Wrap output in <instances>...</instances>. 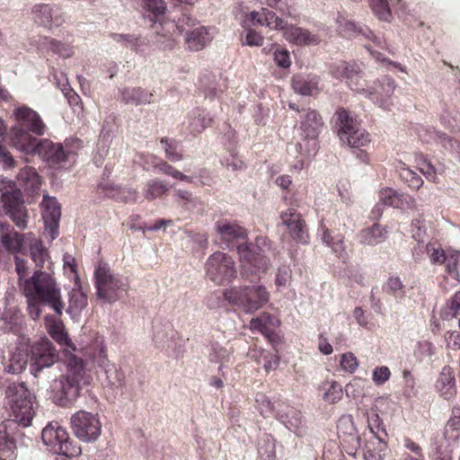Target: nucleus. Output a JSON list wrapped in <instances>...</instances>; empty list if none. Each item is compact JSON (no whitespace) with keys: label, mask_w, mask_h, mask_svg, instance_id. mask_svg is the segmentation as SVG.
Returning <instances> with one entry per match:
<instances>
[{"label":"nucleus","mask_w":460,"mask_h":460,"mask_svg":"<svg viewBox=\"0 0 460 460\" xmlns=\"http://www.w3.org/2000/svg\"><path fill=\"white\" fill-rule=\"evenodd\" d=\"M41 439L53 454L73 458L82 453L81 447L75 444L66 429L57 422H50L42 429Z\"/></svg>","instance_id":"obj_8"},{"label":"nucleus","mask_w":460,"mask_h":460,"mask_svg":"<svg viewBox=\"0 0 460 460\" xmlns=\"http://www.w3.org/2000/svg\"><path fill=\"white\" fill-rule=\"evenodd\" d=\"M95 360L98 366L103 368L108 384L111 385H120L122 374L109 361L106 351L103 349H101L99 356L95 357Z\"/></svg>","instance_id":"obj_32"},{"label":"nucleus","mask_w":460,"mask_h":460,"mask_svg":"<svg viewBox=\"0 0 460 460\" xmlns=\"http://www.w3.org/2000/svg\"><path fill=\"white\" fill-rule=\"evenodd\" d=\"M436 387L440 394L446 399H449L456 395V378L454 371L450 367L446 366L442 368L438 376Z\"/></svg>","instance_id":"obj_26"},{"label":"nucleus","mask_w":460,"mask_h":460,"mask_svg":"<svg viewBox=\"0 0 460 460\" xmlns=\"http://www.w3.org/2000/svg\"><path fill=\"white\" fill-rule=\"evenodd\" d=\"M445 430L446 435L448 436L450 439H456L460 431V417L450 419L446 425Z\"/></svg>","instance_id":"obj_64"},{"label":"nucleus","mask_w":460,"mask_h":460,"mask_svg":"<svg viewBox=\"0 0 460 460\" xmlns=\"http://www.w3.org/2000/svg\"><path fill=\"white\" fill-rule=\"evenodd\" d=\"M35 44L43 54H57L62 58H68L74 53L72 46L68 43L48 37L40 38L35 41Z\"/></svg>","instance_id":"obj_23"},{"label":"nucleus","mask_w":460,"mask_h":460,"mask_svg":"<svg viewBox=\"0 0 460 460\" xmlns=\"http://www.w3.org/2000/svg\"><path fill=\"white\" fill-rule=\"evenodd\" d=\"M391 376V371L388 367L381 366L373 370L372 379L376 385H382L386 383Z\"/></svg>","instance_id":"obj_61"},{"label":"nucleus","mask_w":460,"mask_h":460,"mask_svg":"<svg viewBox=\"0 0 460 460\" xmlns=\"http://www.w3.org/2000/svg\"><path fill=\"white\" fill-rule=\"evenodd\" d=\"M29 338L21 336L18 345L10 351L5 371L10 374H19L23 371L29 361Z\"/></svg>","instance_id":"obj_17"},{"label":"nucleus","mask_w":460,"mask_h":460,"mask_svg":"<svg viewBox=\"0 0 460 460\" xmlns=\"http://www.w3.org/2000/svg\"><path fill=\"white\" fill-rule=\"evenodd\" d=\"M283 36L289 43L299 46H314L320 43V38L317 34L300 27H286Z\"/></svg>","instance_id":"obj_22"},{"label":"nucleus","mask_w":460,"mask_h":460,"mask_svg":"<svg viewBox=\"0 0 460 460\" xmlns=\"http://www.w3.org/2000/svg\"><path fill=\"white\" fill-rule=\"evenodd\" d=\"M318 389L322 393V399L329 404L337 403L343 395L341 385L335 380L323 381Z\"/></svg>","instance_id":"obj_35"},{"label":"nucleus","mask_w":460,"mask_h":460,"mask_svg":"<svg viewBox=\"0 0 460 460\" xmlns=\"http://www.w3.org/2000/svg\"><path fill=\"white\" fill-rule=\"evenodd\" d=\"M331 75L337 79L346 78L348 85L354 91L367 95L373 102L379 103L385 109L389 105L385 103L384 98L389 97L395 89V82L393 78L386 77L381 89H375L368 92L364 88L361 77L358 75V67L356 65H348L345 62H336L330 66Z\"/></svg>","instance_id":"obj_4"},{"label":"nucleus","mask_w":460,"mask_h":460,"mask_svg":"<svg viewBox=\"0 0 460 460\" xmlns=\"http://www.w3.org/2000/svg\"><path fill=\"white\" fill-rule=\"evenodd\" d=\"M274 61L278 66L288 68L291 66L289 52L283 48H277L273 53Z\"/></svg>","instance_id":"obj_59"},{"label":"nucleus","mask_w":460,"mask_h":460,"mask_svg":"<svg viewBox=\"0 0 460 460\" xmlns=\"http://www.w3.org/2000/svg\"><path fill=\"white\" fill-rule=\"evenodd\" d=\"M424 252L428 253L431 263L447 264V254H445L439 245L435 243L424 244L423 243L419 242L417 246L414 248L413 256L416 260H420Z\"/></svg>","instance_id":"obj_29"},{"label":"nucleus","mask_w":460,"mask_h":460,"mask_svg":"<svg viewBox=\"0 0 460 460\" xmlns=\"http://www.w3.org/2000/svg\"><path fill=\"white\" fill-rule=\"evenodd\" d=\"M460 315V291L456 293L455 296L447 303L444 311V317L446 319L458 317Z\"/></svg>","instance_id":"obj_54"},{"label":"nucleus","mask_w":460,"mask_h":460,"mask_svg":"<svg viewBox=\"0 0 460 460\" xmlns=\"http://www.w3.org/2000/svg\"><path fill=\"white\" fill-rule=\"evenodd\" d=\"M319 83L317 76L296 75L293 79L292 86L295 92L301 95H313L318 93Z\"/></svg>","instance_id":"obj_33"},{"label":"nucleus","mask_w":460,"mask_h":460,"mask_svg":"<svg viewBox=\"0 0 460 460\" xmlns=\"http://www.w3.org/2000/svg\"><path fill=\"white\" fill-rule=\"evenodd\" d=\"M243 40L242 44L249 47H261L264 43V37L251 27L244 28Z\"/></svg>","instance_id":"obj_48"},{"label":"nucleus","mask_w":460,"mask_h":460,"mask_svg":"<svg viewBox=\"0 0 460 460\" xmlns=\"http://www.w3.org/2000/svg\"><path fill=\"white\" fill-rule=\"evenodd\" d=\"M336 115L339 125L338 135L342 142L355 148L366 146L370 142L369 134L358 127L347 110L341 108L336 111Z\"/></svg>","instance_id":"obj_10"},{"label":"nucleus","mask_w":460,"mask_h":460,"mask_svg":"<svg viewBox=\"0 0 460 460\" xmlns=\"http://www.w3.org/2000/svg\"><path fill=\"white\" fill-rule=\"evenodd\" d=\"M264 27L271 31H283L286 29L287 24L280 17L274 12L267 9L266 16L264 19Z\"/></svg>","instance_id":"obj_50"},{"label":"nucleus","mask_w":460,"mask_h":460,"mask_svg":"<svg viewBox=\"0 0 460 460\" xmlns=\"http://www.w3.org/2000/svg\"><path fill=\"white\" fill-rule=\"evenodd\" d=\"M73 434L82 442H95L102 433V422L98 414L80 410L70 418Z\"/></svg>","instance_id":"obj_9"},{"label":"nucleus","mask_w":460,"mask_h":460,"mask_svg":"<svg viewBox=\"0 0 460 460\" xmlns=\"http://www.w3.org/2000/svg\"><path fill=\"white\" fill-rule=\"evenodd\" d=\"M1 200L6 214L23 206L22 194L18 189L4 191Z\"/></svg>","instance_id":"obj_40"},{"label":"nucleus","mask_w":460,"mask_h":460,"mask_svg":"<svg viewBox=\"0 0 460 460\" xmlns=\"http://www.w3.org/2000/svg\"><path fill=\"white\" fill-rule=\"evenodd\" d=\"M153 94L140 88H125L121 91V99L127 104L141 105L150 103Z\"/></svg>","instance_id":"obj_37"},{"label":"nucleus","mask_w":460,"mask_h":460,"mask_svg":"<svg viewBox=\"0 0 460 460\" xmlns=\"http://www.w3.org/2000/svg\"><path fill=\"white\" fill-rule=\"evenodd\" d=\"M16 457V446L11 438L0 431V460H14Z\"/></svg>","instance_id":"obj_42"},{"label":"nucleus","mask_w":460,"mask_h":460,"mask_svg":"<svg viewBox=\"0 0 460 460\" xmlns=\"http://www.w3.org/2000/svg\"><path fill=\"white\" fill-rule=\"evenodd\" d=\"M12 218L16 226L20 228H25L28 224V213L24 205L21 208H15V210L7 213Z\"/></svg>","instance_id":"obj_57"},{"label":"nucleus","mask_w":460,"mask_h":460,"mask_svg":"<svg viewBox=\"0 0 460 460\" xmlns=\"http://www.w3.org/2000/svg\"><path fill=\"white\" fill-rule=\"evenodd\" d=\"M288 234L296 242L305 243L307 242L308 234L305 229V221L302 219L297 224L288 227Z\"/></svg>","instance_id":"obj_51"},{"label":"nucleus","mask_w":460,"mask_h":460,"mask_svg":"<svg viewBox=\"0 0 460 460\" xmlns=\"http://www.w3.org/2000/svg\"><path fill=\"white\" fill-rule=\"evenodd\" d=\"M211 118L204 111L194 110L189 115V128L194 133H201L211 123Z\"/></svg>","instance_id":"obj_39"},{"label":"nucleus","mask_w":460,"mask_h":460,"mask_svg":"<svg viewBox=\"0 0 460 460\" xmlns=\"http://www.w3.org/2000/svg\"><path fill=\"white\" fill-rule=\"evenodd\" d=\"M34 21L42 25L49 26L52 21V8L48 4H38L32 10Z\"/></svg>","instance_id":"obj_45"},{"label":"nucleus","mask_w":460,"mask_h":460,"mask_svg":"<svg viewBox=\"0 0 460 460\" xmlns=\"http://www.w3.org/2000/svg\"><path fill=\"white\" fill-rule=\"evenodd\" d=\"M168 190V186L163 181L153 179L146 183L143 193L146 199L153 200L162 197Z\"/></svg>","instance_id":"obj_41"},{"label":"nucleus","mask_w":460,"mask_h":460,"mask_svg":"<svg viewBox=\"0 0 460 460\" xmlns=\"http://www.w3.org/2000/svg\"><path fill=\"white\" fill-rule=\"evenodd\" d=\"M372 6L379 19L387 21L390 18V9L386 0H373Z\"/></svg>","instance_id":"obj_62"},{"label":"nucleus","mask_w":460,"mask_h":460,"mask_svg":"<svg viewBox=\"0 0 460 460\" xmlns=\"http://www.w3.org/2000/svg\"><path fill=\"white\" fill-rule=\"evenodd\" d=\"M279 324L280 322L277 317L269 313H262L261 315L251 320L250 329L252 332L262 333L271 343L277 344L280 342V337L275 331Z\"/></svg>","instance_id":"obj_16"},{"label":"nucleus","mask_w":460,"mask_h":460,"mask_svg":"<svg viewBox=\"0 0 460 460\" xmlns=\"http://www.w3.org/2000/svg\"><path fill=\"white\" fill-rule=\"evenodd\" d=\"M96 296L107 303L119 299L127 290V282L119 275L111 271L107 263H99L94 270Z\"/></svg>","instance_id":"obj_7"},{"label":"nucleus","mask_w":460,"mask_h":460,"mask_svg":"<svg viewBox=\"0 0 460 460\" xmlns=\"http://www.w3.org/2000/svg\"><path fill=\"white\" fill-rule=\"evenodd\" d=\"M224 295L226 301L247 314L258 311L270 300V293L262 285L232 287L226 289Z\"/></svg>","instance_id":"obj_6"},{"label":"nucleus","mask_w":460,"mask_h":460,"mask_svg":"<svg viewBox=\"0 0 460 460\" xmlns=\"http://www.w3.org/2000/svg\"><path fill=\"white\" fill-rule=\"evenodd\" d=\"M416 164L420 172L426 177L428 181L436 182L438 180L437 172L434 166L422 155L416 158Z\"/></svg>","instance_id":"obj_47"},{"label":"nucleus","mask_w":460,"mask_h":460,"mask_svg":"<svg viewBox=\"0 0 460 460\" xmlns=\"http://www.w3.org/2000/svg\"><path fill=\"white\" fill-rule=\"evenodd\" d=\"M13 118L15 125L12 128L30 131L37 136L45 133L46 126L38 112L27 106H20L13 110Z\"/></svg>","instance_id":"obj_14"},{"label":"nucleus","mask_w":460,"mask_h":460,"mask_svg":"<svg viewBox=\"0 0 460 460\" xmlns=\"http://www.w3.org/2000/svg\"><path fill=\"white\" fill-rule=\"evenodd\" d=\"M36 154L51 166L60 165L67 159V155L63 146L59 143H54L49 139L39 140Z\"/></svg>","instance_id":"obj_18"},{"label":"nucleus","mask_w":460,"mask_h":460,"mask_svg":"<svg viewBox=\"0 0 460 460\" xmlns=\"http://www.w3.org/2000/svg\"><path fill=\"white\" fill-rule=\"evenodd\" d=\"M384 207L400 210L413 209L416 207V200L412 196L398 192L392 188H382L378 191V202L372 208L370 217L374 220L379 219L383 215Z\"/></svg>","instance_id":"obj_11"},{"label":"nucleus","mask_w":460,"mask_h":460,"mask_svg":"<svg viewBox=\"0 0 460 460\" xmlns=\"http://www.w3.org/2000/svg\"><path fill=\"white\" fill-rule=\"evenodd\" d=\"M256 408L264 417L271 415L274 411L273 403L263 394H257L255 397Z\"/></svg>","instance_id":"obj_53"},{"label":"nucleus","mask_w":460,"mask_h":460,"mask_svg":"<svg viewBox=\"0 0 460 460\" xmlns=\"http://www.w3.org/2000/svg\"><path fill=\"white\" fill-rule=\"evenodd\" d=\"M212 40L208 30L206 27H198L188 31L185 36V41L190 50L198 51L202 49Z\"/></svg>","instance_id":"obj_30"},{"label":"nucleus","mask_w":460,"mask_h":460,"mask_svg":"<svg viewBox=\"0 0 460 460\" xmlns=\"http://www.w3.org/2000/svg\"><path fill=\"white\" fill-rule=\"evenodd\" d=\"M215 230L219 239L227 247L235 246L243 270L252 273L265 271L269 260L247 243V232L240 225L227 220L217 221Z\"/></svg>","instance_id":"obj_2"},{"label":"nucleus","mask_w":460,"mask_h":460,"mask_svg":"<svg viewBox=\"0 0 460 460\" xmlns=\"http://www.w3.org/2000/svg\"><path fill=\"white\" fill-rule=\"evenodd\" d=\"M17 180L19 184L27 190H35L40 186V179L36 170L32 167L22 168L18 176Z\"/></svg>","instance_id":"obj_38"},{"label":"nucleus","mask_w":460,"mask_h":460,"mask_svg":"<svg viewBox=\"0 0 460 460\" xmlns=\"http://www.w3.org/2000/svg\"><path fill=\"white\" fill-rule=\"evenodd\" d=\"M371 435L367 439L363 449V456L365 460H382L386 453L387 445L380 438L376 436L371 427V423H368Z\"/></svg>","instance_id":"obj_24"},{"label":"nucleus","mask_w":460,"mask_h":460,"mask_svg":"<svg viewBox=\"0 0 460 460\" xmlns=\"http://www.w3.org/2000/svg\"><path fill=\"white\" fill-rule=\"evenodd\" d=\"M337 429L344 449L349 455L354 456L360 446V439L352 416H341L338 420Z\"/></svg>","instance_id":"obj_15"},{"label":"nucleus","mask_w":460,"mask_h":460,"mask_svg":"<svg viewBox=\"0 0 460 460\" xmlns=\"http://www.w3.org/2000/svg\"><path fill=\"white\" fill-rule=\"evenodd\" d=\"M30 348V362L31 373L34 376H37L41 369L53 366L58 360L57 349L46 337L40 339Z\"/></svg>","instance_id":"obj_13"},{"label":"nucleus","mask_w":460,"mask_h":460,"mask_svg":"<svg viewBox=\"0 0 460 460\" xmlns=\"http://www.w3.org/2000/svg\"><path fill=\"white\" fill-rule=\"evenodd\" d=\"M358 360L354 353L349 351L341 356L340 366L344 372L353 374L358 367Z\"/></svg>","instance_id":"obj_49"},{"label":"nucleus","mask_w":460,"mask_h":460,"mask_svg":"<svg viewBox=\"0 0 460 460\" xmlns=\"http://www.w3.org/2000/svg\"><path fill=\"white\" fill-rule=\"evenodd\" d=\"M25 246H28L31 260L37 267L42 268L49 259L48 251L44 248L42 242L32 233L25 234Z\"/></svg>","instance_id":"obj_27"},{"label":"nucleus","mask_w":460,"mask_h":460,"mask_svg":"<svg viewBox=\"0 0 460 460\" xmlns=\"http://www.w3.org/2000/svg\"><path fill=\"white\" fill-rule=\"evenodd\" d=\"M5 402L14 420L27 428L32 423L38 408L36 396L24 383L10 384L5 390Z\"/></svg>","instance_id":"obj_5"},{"label":"nucleus","mask_w":460,"mask_h":460,"mask_svg":"<svg viewBox=\"0 0 460 460\" xmlns=\"http://www.w3.org/2000/svg\"><path fill=\"white\" fill-rule=\"evenodd\" d=\"M281 221L286 227L297 224L302 220L301 215L293 208H289L281 214Z\"/></svg>","instance_id":"obj_63"},{"label":"nucleus","mask_w":460,"mask_h":460,"mask_svg":"<svg viewBox=\"0 0 460 460\" xmlns=\"http://www.w3.org/2000/svg\"><path fill=\"white\" fill-rule=\"evenodd\" d=\"M267 8H261L258 11H252L246 13L243 15V18L241 22V25L243 28L252 27V26H261L264 27V19L266 16Z\"/></svg>","instance_id":"obj_44"},{"label":"nucleus","mask_w":460,"mask_h":460,"mask_svg":"<svg viewBox=\"0 0 460 460\" xmlns=\"http://www.w3.org/2000/svg\"><path fill=\"white\" fill-rule=\"evenodd\" d=\"M323 242L330 246L332 251L338 254L340 258L344 259V244L342 239L339 238L338 240L334 241L333 237L332 236L331 233L328 231H325L323 236Z\"/></svg>","instance_id":"obj_55"},{"label":"nucleus","mask_w":460,"mask_h":460,"mask_svg":"<svg viewBox=\"0 0 460 460\" xmlns=\"http://www.w3.org/2000/svg\"><path fill=\"white\" fill-rule=\"evenodd\" d=\"M37 138L33 137L30 131L12 128V143L13 146L25 154H36L38 148Z\"/></svg>","instance_id":"obj_25"},{"label":"nucleus","mask_w":460,"mask_h":460,"mask_svg":"<svg viewBox=\"0 0 460 460\" xmlns=\"http://www.w3.org/2000/svg\"><path fill=\"white\" fill-rule=\"evenodd\" d=\"M365 381L362 378L355 377L345 386L347 396L358 398L364 394Z\"/></svg>","instance_id":"obj_52"},{"label":"nucleus","mask_w":460,"mask_h":460,"mask_svg":"<svg viewBox=\"0 0 460 460\" xmlns=\"http://www.w3.org/2000/svg\"><path fill=\"white\" fill-rule=\"evenodd\" d=\"M41 213L46 227L50 229L52 238L58 234L57 227L60 219L61 210L56 198L44 195L41 202Z\"/></svg>","instance_id":"obj_19"},{"label":"nucleus","mask_w":460,"mask_h":460,"mask_svg":"<svg viewBox=\"0 0 460 460\" xmlns=\"http://www.w3.org/2000/svg\"><path fill=\"white\" fill-rule=\"evenodd\" d=\"M387 230L379 224L364 228L358 234V241L363 245L376 246L386 239Z\"/></svg>","instance_id":"obj_28"},{"label":"nucleus","mask_w":460,"mask_h":460,"mask_svg":"<svg viewBox=\"0 0 460 460\" xmlns=\"http://www.w3.org/2000/svg\"><path fill=\"white\" fill-rule=\"evenodd\" d=\"M45 326L48 333L61 346H66L65 350H75V346L69 339L68 333L65 331V326L59 319L52 315L45 316Z\"/></svg>","instance_id":"obj_21"},{"label":"nucleus","mask_w":460,"mask_h":460,"mask_svg":"<svg viewBox=\"0 0 460 460\" xmlns=\"http://www.w3.org/2000/svg\"><path fill=\"white\" fill-rule=\"evenodd\" d=\"M322 126V119L315 111H308L304 120L301 122L302 130L305 134L306 137L311 138L314 145H315L314 138L319 134Z\"/></svg>","instance_id":"obj_34"},{"label":"nucleus","mask_w":460,"mask_h":460,"mask_svg":"<svg viewBox=\"0 0 460 460\" xmlns=\"http://www.w3.org/2000/svg\"><path fill=\"white\" fill-rule=\"evenodd\" d=\"M206 270L208 278L218 285L229 281L236 273L233 259L221 252H214L208 257Z\"/></svg>","instance_id":"obj_12"},{"label":"nucleus","mask_w":460,"mask_h":460,"mask_svg":"<svg viewBox=\"0 0 460 460\" xmlns=\"http://www.w3.org/2000/svg\"><path fill=\"white\" fill-rule=\"evenodd\" d=\"M279 419L287 429L297 436H303L305 433V421L301 412L290 409L285 414H281Z\"/></svg>","instance_id":"obj_36"},{"label":"nucleus","mask_w":460,"mask_h":460,"mask_svg":"<svg viewBox=\"0 0 460 460\" xmlns=\"http://www.w3.org/2000/svg\"><path fill=\"white\" fill-rule=\"evenodd\" d=\"M86 306V294L82 289L78 277L75 276V287L69 292V301L66 312L73 320L79 321L82 315V312L85 309Z\"/></svg>","instance_id":"obj_20"},{"label":"nucleus","mask_w":460,"mask_h":460,"mask_svg":"<svg viewBox=\"0 0 460 460\" xmlns=\"http://www.w3.org/2000/svg\"><path fill=\"white\" fill-rule=\"evenodd\" d=\"M157 167L159 168L161 172L167 174V175H171L172 177L178 179L181 181H186V182L192 181V178L190 176L181 172L180 171L176 170L175 168H173L172 166H171L170 164H168L166 163H162V164H158Z\"/></svg>","instance_id":"obj_58"},{"label":"nucleus","mask_w":460,"mask_h":460,"mask_svg":"<svg viewBox=\"0 0 460 460\" xmlns=\"http://www.w3.org/2000/svg\"><path fill=\"white\" fill-rule=\"evenodd\" d=\"M1 227L0 241L4 249L11 253H18L22 252V245H25V234L22 235L14 231H7L3 225Z\"/></svg>","instance_id":"obj_31"},{"label":"nucleus","mask_w":460,"mask_h":460,"mask_svg":"<svg viewBox=\"0 0 460 460\" xmlns=\"http://www.w3.org/2000/svg\"><path fill=\"white\" fill-rule=\"evenodd\" d=\"M447 269L452 278L460 280V252L455 251L447 254Z\"/></svg>","instance_id":"obj_46"},{"label":"nucleus","mask_w":460,"mask_h":460,"mask_svg":"<svg viewBox=\"0 0 460 460\" xmlns=\"http://www.w3.org/2000/svg\"><path fill=\"white\" fill-rule=\"evenodd\" d=\"M386 288L389 293L394 295V296H404V285L400 278L398 277H391L388 279L386 283Z\"/></svg>","instance_id":"obj_60"},{"label":"nucleus","mask_w":460,"mask_h":460,"mask_svg":"<svg viewBox=\"0 0 460 460\" xmlns=\"http://www.w3.org/2000/svg\"><path fill=\"white\" fill-rule=\"evenodd\" d=\"M143 8L155 16H159L165 13L166 4L163 0H143Z\"/></svg>","instance_id":"obj_56"},{"label":"nucleus","mask_w":460,"mask_h":460,"mask_svg":"<svg viewBox=\"0 0 460 460\" xmlns=\"http://www.w3.org/2000/svg\"><path fill=\"white\" fill-rule=\"evenodd\" d=\"M401 179L405 181L411 189H420L423 184V180L405 164H401L398 167Z\"/></svg>","instance_id":"obj_43"},{"label":"nucleus","mask_w":460,"mask_h":460,"mask_svg":"<svg viewBox=\"0 0 460 460\" xmlns=\"http://www.w3.org/2000/svg\"><path fill=\"white\" fill-rule=\"evenodd\" d=\"M66 367V373L61 376L53 394V400L60 406L73 405L80 395L82 386L90 383L82 358L70 354Z\"/></svg>","instance_id":"obj_3"},{"label":"nucleus","mask_w":460,"mask_h":460,"mask_svg":"<svg viewBox=\"0 0 460 460\" xmlns=\"http://www.w3.org/2000/svg\"><path fill=\"white\" fill-rule=\"evenodd\" d=\"M21 289L27 299L28 313L33 320L40 317L41 305H49L58 315L63 314L61 288L52 275L36 270L21 283Z\"/></svg>","instance_id":"obj_1"}]
</instances>
